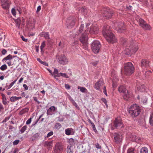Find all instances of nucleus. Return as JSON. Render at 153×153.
Returning <instances> with one entry per match:
<instances>
[{"instance_id": "nucleus-12", "label": "nucleus", "mask_w": 153, "mask_h": 153, "mask_svg": "<svg viewBox=\"0 0 153 153\" xmlns=\"http://www.w3.org/2000/svg\"><path fill=\"white\" fill-rule=\"evenodd\" d=\"M76 22V18L73 17H69L67 20L66 22L68 25L69 27L74 26Z\"/></svg>"}, {"instance_id": "nucleus-24", "label": "nucleus", "mask_w": 153, "mask_h": 153, "mask_svg": "<svg viewBox=\"0 0 153 153\" xmlns=\"http://www.w3.org/2000/svg\"><path fill=\"white\" fill-rule=\"evenodd\" d=\"M53 141H45V143L44 145L45 146L48 147L49 148H51L52 147Z\"/></svg>"}, {"instance_id": "nucleus-8", "label": "nucleus", "mask_w": 153, "mask_h": 153, "mask_svg": "<svg viewBox=\"0 0 153 153\" xmlns=\"http://www.w3.org/2000/svg\"><path fill=\"white\" fill-rule=\"evenodd\" d=\"M114 141L117 144H119L123 140V137L122 135L120 133H114Z\"/></svg>"}, {"instance_id": "nucleus-1", "label": "nucleus", "mask_w": 153, "mask_h": 153, "mask_svg": "<svg viewBox=\"0 0 153 153\" xmlns=\"http://www.w3.org/2000/svg\"><path fill=\"white\" fill-rule=\"evenodd\" d=\"M84 27V25L82 24L77 32L74 33L73 37L76 38L79 37V39L82 43V46L83 48L85 50H87L88 49V37L86 32V30L85 31V32L82 33Z\"/></svg>"}, {"instance_id": "nucleus-30", "label": "nucleus", "mask_w": 153, "mask_h": 153, "mask_svg": "<svg viewBox=\"0 0 153 153\" xmlns=\"http://www.w3.org/2000/svg\"><path fill=\"white\" fill-rule=\"evenodd\" d=\"M140 153H148V150L147 148L144 147L142 148L140 151Z\"/></svg>"}, {"instance_id": "nucleus-63", "label": "nucleus", "mask_w": 153, "mask_h": 153, "mask_svg": "<svg viewBox=\"0 0 153 153\" xmlns=\"http://www.w3.org/2000/svg\"><path fill=\"white\" fill-rule=\"evenodd\" d=\"M73 105L75 106V107L77 108H79V107H78V106L77 103L75 102V101H74V102H73V103H72Z\"/></svg>"}, {"instance_id": "nucleus-57", "label": "nucleus", "mask_w": 153, "mask_h": 153, "mask_svg": "<svg viewBox=\"0 0 153 153\" xmlns=\"http://www.w3.org/2000/svg\"><path fill=\"white\" fill-rule=\"evenodd\" d=\"M103 90H104L103 92H104V94L107 96V93L106 89L105 86H104V87Z\"/></svg>"}, {"instance_id": "nucleus-32", "label": "nucleus", "mask_w": 153, "mask_h": 153, "mask_svg": "<svg viewBox=\"0 0 153 153\" xmlns=\"http://www.w3.org/2000/svg\"><path fill=\"white\" fill-rule=\"evenodd\" d=\"M135 149L133 148H129L127 149V153H134Z\"/></svg>"}, {"instance_id": "nucleus-48", "label": "nucleus", "mask_w": 153, "mask_h": 153, "mask_svg": "<svg viewBox=\"0 0 153 153\" xmlns=\"http://www.w3.org/2000/svg\"><path fill=\"white\" fill-rule=\"evenodd\" d=\"M141 101H142L143 103L146 102L147 101V98L145 97H143L141 98Z\"/></svg>"}, {"instance_id": "nucleus-26", "label": "nucleus", "mask_w": 153, "mask_h": 153, "mask_svg": "<svg viewBox=\"0 0 153 153\" xmlns=\"http://www.w3.org/2000/svg\"><path fill=\"white\" fill-rule=\"evenodd\" d=\"M21 97H16L15 96L12 97L10 98V100L11 102H15L16 100H19L21 99Z\"/></svg>"}, {"instance_id": "nucleus-35", "label": "nucleus", "mask_w": 153, "mask_h": 153, "mask_svg": "<svg viewBox=\"0 0 153 153\" xmlns=\"http://www.w3.org/2000/svg\"><path fill=\"white\" fill-rule=\"evenodd\" d=\"M58 70L55 68H54V71L53 74L54 75L55 77H57V75L58 74Z\"/></svg>"}, {"instance_id": "nucleus-22", "label": "nucleus", "mask_w": 153, "mask_h": 153, "mask_svg": "<svg viewBox=\"0 0 153 153\" xmlns=\"http://www.w3.org/2000/svg\"><path fill=\"white\" fill-rule=\"evenodd\" d=\"M2 2V6L3 9L5 10H7L9 9V4L8 2Z\"/></svg>"}, {"instance_id": "nucleus-25", "label": "nucleus", "mask_w": 153, "mask_h": 153, "mask_svg": "<svg viewBox=\"0 0 153 153\" xmlns=\"http://www.w3.org/2000/svg\"><path fill=\"white\" fill-rule=\"evenodd\" d=\"M73 129L72 128H68L65 130V131L66 134L68 135H70L71 134V132Z\"/></svg>"}, {"instance_id": "nucleus-17", "label": "nucleus", "mask_w": 153, "mask_h": 153, "mask_svg": "<svg viewBox=\"0 0 153 153\" xmlns=\"http://www.w3.org/2000/svg\"><path fill=\"white\" fill-rule=\"evenodd\" d=\"M89 33L91 34H96L97 33V26L94 25H92L90 27Z\"/></svg>"}, {"instance_id": "nucleus-33", "label": "nucleus", "mask_w": 153, "mask_h": 153, "mask_svg": "<svg viewBox=\"0 0 153 153\" xmlns=\"http://www.w3.org/2000/svg\"><path fill=\"white\" fill-rule=\"evenodd\" d=\"M15 56H13L12 57V56L10 54L8 55L6 57L4 58L3 60H10L11 59L15 57Z\"/></svg>"}, {"instance_id": "nucleus-7", "label": "nucleus", "mask_w": 153, "mask_h": 153, "mask_svg": "<svg viewBox=\"0 0 153 153\" xmlns=\"http://www.w3.org/2000/svg\"><path fill=\"white\" fill-rule=\"evenodd\" d=\"M103 16L105 17L106 19H109L112 16L113 12L111 10L109 9L108 8H104L102 11Z\"/></svg>"}, {"instance_id": "nucleus-20", "label": "nucleus", "mask_w": 153, "mask_h": 153, "mask_svg": "<svg viewBox=\"0 0 153 153\" xmlns=\"http://www.w3.org/2000/svg\"><path fill=\"white\" fill-rule=\"evenodd\" d=\"M118 91L120 93H126L127 91L125 86L123 85H121L119 87Z\"/></svg>"}, {"instance_id": "nucleus-59", "label": "nucleus", "mask_w": 153, "mask_h": 153, "mask_svg": "<svg viewBox=\"0 0 153 153\" xmlns=\"http://www.w3.org/2000/svg\"><path fill=\"white\" fill-rule=\"evenodd\" d=\"M65 87L67 89H70L71 87L69 85L67 84H65Z\"/></svg>"}, {"instance_id": "nucleus-9", "label": "nucleus", "mask_w": 153, "mask_h": 153, "mask_svg": "<svg viewBox=\"0 0 153 153\" xmlns=\"http://www.w3.org/2000/svg\"><path fill=\"white\" fill-rule=\"evenodd\" d=\"M57 61L60 64L65 65L67 64L68 62L66 56L64 55H61L58 57Z\"/></svg>"}, {"instance_id": "nucleus-10", "label": "nucleus", "mask_w": 153, "mask_h": 153, "mask_svg": "<svg viewBox=\"0 0 153 153\" xmlns=\"http://www.w3.org/2000/svg\"><path fill=\"white\" fill-rule=\"evenodd\" d=\"M54 150L56 153H60L62 152L63 150V145L59 142L56 143Z\"/></svg>"}, {"instance_id": "nucleus-47", "label": "nucleus", "mask_w": 153, "mask_h": 153, "mask_svg": "<svg viewBox=\"0 0 153 153\" xmlns=\"http://www.w3.org/2000/svg\"><path fill=\"white\" fill-rule=\"evenodd\" d=\"M44 36L45 37V38L47 39H49V33L48 32L45 33L44 34Z\"/></svg>"}, {"instance_id": "nucleus-42", "label": "nucleus", "mask_w": 153, "mask_h": 153, "mask_svg": "<svg viewBox=\"0 0 153 153\" xmlns=\"http://www.w3.org/2000/svg\"><path fill=\"white\" fill-rule=\"evenodd\" d=\"M55 126L56 129H59L61 128V125L59 123H56Z\"/></svg>"}, {"instance_id": "nucleus-50", "label": "nucleus", "mask_w": 153, "mask_h": 153, "mask_svg": "<svg viewBox=\"0 0 153 153\" xmlns=\"http://www.w3.org/2000/svg\"><path fill=\"white\" fill-rule=\"evenodd\" d=\"M19 140H16L13 141V144L14 145H16L19 143Z\"/></svg>"}, {"instance_id": "nucleus-5", "label": "nucleus", "mask_w": 153, "mask_h": 153, "mask_svg": "<svg viewBox=\"0 0 153 153\" xmlns=\"http://www.w3.org/2000/svg\"><path fill=\"white\" fill-rule=\"evenodd\" d=\"M134 67L131 63L129 62L125 64L124 71L126 75H130L131 74L134 72Z\"/></svg>"}, {"instance_id": "nucleus-61", "label": "nucleus", "mask_w": 153, "mask_h": 153, "mask_svg": "<svg viewBox=\"0 0 153 153\" xmlns=\"http://www.w3.org/2000/svg\"><path fill=\"white\" fill-rule=\"evenodd\" d=\"M22 40L25 42H27V39H25L23 36H22L21 37Z\"/></svg>"}, {"instance_id": "nucleus-43", "label": "nucleus", "mask_w": 153, "mask_h": 153, "mask_svg": "<svg viewBox=\"0 0 153 153\" xmlns=\"http://www.w3.org/2000/svg\"><path fill=\"white\" fill-rule=\"evenodd\" d=\"M95 146L97 149H102L101 146L98 143H96L95 144Z\"/></svg>"}, {"instance_id": "nucleus-51", "label": "nucleus", "mask_w": 153, "mask_h": 153, "mask_svg": "<svg viewBox=\"0 0 153 153\" xmlns=\"http://www.w3.org/2000/svg\"><path fill=\"white\" fill-rule=\"evenodd\" d=\"M18 149H15L12 150H11L9 153H16L17 151H18Z\"/></svg>"}, {"instance_id": "nucleus-18", "label": "nucleus", "mask_w": 153, "mask_h": 153, "mask_svg": "<svg viewBox=\"0 0 153 153\" xmlns=\"http://www.w3.org/2000/svg\"><path fill=\"white\" fill-rule=\"evenodd\" d=\"M103 82L102 81L100 80L98 81L95 84L94 88L97 90H99L100 87L103 85Z\"/></svg>"}, {"instance_id": "nucleus-41", "label": "nucleus", "mask_w": 153, "mask_h": 153, "mask_svg": "<svg viewBox=\"0 0 153 153\" xmlns=\"http://www.w3.org/2000/svg\"><path fill=\"white\" fill-rule=\"evenodd\" d=\"M81 12H82V13L83 14H85V13L87 12V10L85 8V7H82L81 9Z\"/></svg>"}, {"instance_id": "nucleus-34", "label": "nucleus", "mask_w": 153, "mask_h": 153, "mask_svg": "<svg viewBox=\"0 0 153 153\" xmlns=\"http://www.w3.org/2000/svg\"><path fill=\"white\" fill-rule=\"evenodd\" d=\"M77 88L78 89H79L80 91L82 93L85 92L87 91L85 87L78 86Z\"/></svg>"}, {"instance_id": "nucleus-52", "label": "nucleus", "mask_w": 153, "mask_h": 153, "mask_svg": "<svg viewBox=\"0 0 153 153\" xmlns=\"http://www.w3.org/2000/svg\"><path fill=\"white\" fill-rule=\"evenodd\" d=\"M10 117H7L5 118V119L2 121L3 123H5L10 118Z\"/></svg>"}, {"instance_id": "nucleus-4", "label": "nucleus", "mask_w": 153, "mask_h": 153, "mask_svg": "<svg viewBox=\"0 0 153 153\" xmlns=\"http://www.w3.org/2000/svg\"><path fill=\"white\" fill-rule=\"evenodd\" d=\"M128 112L132 117H136L138 116L140 112V107L136 104H134L129 108Z\"/></svg>"}, {"instance_id": "nucleus-36", "label": "nucleus", "mask_w": 153, "mask_h": 153, "mask_svg": "<svg viewBox=\"0 0 153 153\" xmlns=\"http://www.w3.org/2000/svg\"><path fill=\"white\" fill-rule=\"evenodd\" d=\"M151 74V71H146L145 74L144 75L146 78H147L149 77V76Z\"/></svg>"}, {"instance_id": "nucleus-55", "label": "nucleus", "mask_w": 153, "mask_h": 153, "mask_svg": "<svg viewBox=\"0 0 153 153\" xmlns=\"http://www.w3.org/2000/svg\"><path fill=\"white\" fill-rule=\"evenodd\" d=\"M11 12L13 15L15 16L16 15V11L14 8H13L12 9Z\"/></svg>"}, {"instance_id": "nucleus-31", "label": "nucleus", "mask_w": 153, "mask_h": 153, "mask_svg": "<svg viewBox=\"0 0 153 153\" xmlns=\"http://www.w3.org/2000/svg\"><path fill=\"white\" fill-rule=\"evenodd\" d=\"M123 97L124 100H127L129 97V94L127 91H126V93H123Z\"/></svg>"}, {"instance_id": "nucleus-3", "label": "nucleus", "mask_w": 153, "mask_h": 153, "mask_svg": "<svg viewBox=\"0 0 153 153\" xmlns=\"http://www.w3.org/2000/svg\"><path fill=\"white\" fill-rule=\"evenodd\" d=\"M138 49L137 43L135 41H133L126 47L124 51V53L126 55H130L131 54L135 53Z\"/></svg>"}, {"instance_id": "nucleus-37", "label": "nucleus", "mask_w": 153, "mask_h": 153, "mask_svg": "<svg viewBox=\"0 0 153 153\" xmlns=\"http://www.w3.org/2000/svg\"><path fill=\"white\" fill-rule=\"evenodd\" d=\"M45 45L46 44L45 41H43L42 42L41 45L40 46V49L41 51H43V49L45 47Z\"/></svg>"}, {"instance_id": "nucleus-13", "label": "nucleus", "mask_w": 153, "mask_h": 153, "mask_svg": "<svg viewBox=\"0 0 153 153\" xmlns=\"http://www.w3.org/2000/svg\"><path fill=\"white\" fill-rule=\"evenodd\" d=\"M141 66L143 69L148 68L149 66V61L146 59H143L141 61Z\"/></svg>"}, {"instance_id": "nucleus-54", "label": "nucleus", "mask_w": 153, "mask_h": 153, "mask_svg": "<svg viewBox=\"0 0 153 153\" xmlns=\"http://www.w3.org/2000/svg\"><path fill=\"white\" fill-rule=\"evenodd\" d=\"M31 118H30L29 119L26 121V124L27 125H28L30 124L31 122Z\"/></svg>"}, {"instance_id": "nucleus-21", "label": "nucleus", "mask_w": 153, "mask_h": 153, "mask_svg": "<svg viewBox=\"0 0 153 153\" xmlns=\"http://www.w3.org/2000/svg\"><path fill=\"white\" fill-rule=\"evenodd\" d=\"M130 138L131 139V140L133 141L137 142L140 140V137H137L134 134L131 135Z\"/></svg>"}, {"instance_id": "nucleus-49", "label": "nucleus", "mask_w": 153, "mask_h": 153, "mask_svg": "<svg viewBox=\"0 0 153 153\" xmlns=\"http://www.w3.org/2000/svg\"><path fill=\"white\" fill-rule=\"evenodd\" d=\"M120 41L122 43L124 44L126 42V40L125 38L121 37L120 39Z\"/></svg>"}, {"instance_id": "nucleus-11", "label": "nucleus", "mask_w": 153, "mask_h": 153, "mask_svg": "<svg viewBox=\"0 0 153 153\" xmlns=\"http://www.w3.org/2000/svg\"><path fill=\"white\" fill-rule=\"evenodd\" d=\"M140 25L143 28L146 30H150L151 27L142 19H140L139 20Z\"/></svg>"}, {"instance_id": "nucleus-53", "label": "nucleus", "mask_w": 153, "mask_h": 153, "mask_svg": "<svg viewBox=\"0 0 153 153\" xmlns=\"http://www.w3.org/2000/svg\"><path fill=\"white\" fill-rule=\"evenodd\" d=\"M98 63V61H95L92 62L91 63L94 66H96Z\"/></svg>"}, {"instance_id": "nucleus-56", "label": "nucleus", "mask_w": 153, "mask_h": 153, "mask_svg": "<svg viewBox=\"0 0 153 153\" xmlns=\"http://www.w3.org/2000/svg\"><path fill=\"white\" fill-rule=\"evenodd\" d=\"M53 131H50V132H49L48 134L47 135V137H49L52 136V135H53Z\"/></svg>"}, {"instance_id": "nucleus-16", "label": "nucleus", "mask_w": 153, "mask_h": 153, "mask_svg": "<svg viewBox=\"0 0 153 153\" xmlns=\"http://www.w3.org/2000/svg\"><path fill=\"white\" fill-rule=\"evenodd\" d=\"M137 89L139 92H144L146 91V88L144 85H141L139 83L137 84Z\"/></svg>"}, {"instance_id": "nucleus-6", "label": "nucleus", "mask_w": 153, "mask_h": 153, "mask_svg": "<svg viewBox=\"0 0 153 153\" xmlns=\"http://www.w3.org/2000/svg\"><path fill=\"white\" fill-rule=\"evenodd\" d=\"M101 45L97 40H94L92 43L91 48L93 52L95 53H98L100 49Z\"/></svg>"}, {"instance_id": "nucleus-46", "label": "nucleus", "mask_w": 153, "mask_h": 153, "mask_svg": "<svg viewBox=\"0 0 153 153\" xmlns=\"http://www.w3.org/2000/svg\"><path fill=\"white\" fill-rule=\"evenodd\" d=\"M101 100L103 102L104 104H105V105H106V107H108V105L107 103V101L106 99L105 98H102L101 99Z\"/></svg>"}, {"instance_id": "nucleus-28", "label": "nucleus", "mask_w": 153, "mask_h": 153, "mask_svg": "<svg viewBox=\"0 0 153 153\" xmlns=\"http://www.w3.org/2000/svg\"><path fill=\"white\" fill-rule=\"evenodd\" d=\"M149 122L150 124L153 126V111L151 112L150 114Z\"/></svg>"}, {"instance_id": "nucleus-62", "label": "nucleus", "mask_w": 153, "mask_h": 153, "mask_svg": "<svg viewBox=\"0 0 153 153\" xmlns=\"http://www.w3.org/2000/svg\"><path fill=\"white\" fill-rule=\"evenodd\" d=\"M39 133H36V134H34V135H33V137L35 138H38L39 137Z\"/></svg>"}, {"instance_id": "nucleus-15", "label": "nucleus", "mask_w": 153, "mask_h": 153, "mask_svg": "<svg viewBox=\"0 0 153 153\" xmlns=\"http://www.w3.org/2000/svg\"><path fill=\"white\" fill-rule=\"evenodd\" d=\"M114 126L116 128L122 126L123 127V125L122 122V120L120 117H118L116 118L114 123Z\"/></svg>"}, {"instance_id": "nucleus-19", "label": "nucleus", "mask_w": 153, "mask_h": 153, "mask_svg": "<svg viewBox=\"0 0 153 153\" xmlns=\"http://www.w3.org/2000/svg\"><path fill=\"white\" fill-rule=\"evenodd\" d=\"M56 108L54 106H51L47 111V115H51L52 114V112H54Z\"/></svg>"}, {"instance_id": "nucleus-2", "label": "nucleus", "mask_w": 153, "mask_h": 153, "mask_svg": "<svg viewBox=\"0 0 153 153\" xmlns=\"http://www.w3.org/2000/svg\"><path fill=\"white\" fill-rule=\"evenodd\" d=\"M102 33L108 42L113 43L116 41L115 37L111 31L110 27L109 26H104L103 27Z\"/></svg>"}, {"instance_id": "nucleus-39", "label": "nucleus", "mask_w": 153, "mask_h": 153, "mask_svg": "<svg viewBox=\"0 0 153 153\" xmlns=\"http://www.w3.org/2000/svg\"><path fill=\"white\" fill-rule=\"evenodd\" d=\"M27 128V126L25 125L23 126L20 130L21 132L22 133H23L26 130V129Z\"/></svg>"}, {"instance_id": "nucleus-14", "label": "nucleus", "mask_w": 153, "mask_h": 153, "mask_svg": "<svg viewBox=\"0 0 153 153\" xmlns=\"http://www.w3.org/2000/svg\"><path fill=\"white\" fill-rule=\"evenodd\" d=\"M117 26L116 29L119 32H123V30L125 29V27L123 22H121L117 23L115 25Z\"/></svg>"}, {"instance_id": "nucleus-64", "label": "nucleus", "mask_w": 153, "mask_h": 153, "mask_svg": "<svg viewBox=\"0 0 153 153\" xmlns=\"http://www.w3.org/2000/svg\"><path fill=\"white\" fill-rule=\"evenodd\" d=\"M23 87L24 88L25 90H27L28 89V87L27 85L26 84H24L23 85Z\"/></svg>"}, {"instance_id": "nucleus-60", "label": "nucleus", "mask_w": 153, "mask_h": 153, "mask_svg": "<svg viewBox=\"0 0 153 153\" xmlns=\"http://www.w3.org/2000/svg\"><path fill=\"white\" fill-rule=\"evenodd\" d=\"M1 52L3 55H5L7 53V51L5 49H4L2 50Z\"/></svg>"}, {"instance_id": "nucleus-44", "label": "nucleus", "mask_w": 153, "mask_h": 153, "mask_svg": "<svg viewBox=\"0 0 153 153\" xmlns=\"http://www.w3.org/2000/svg\"><path fill=\"white\" fill-rule=\"evenodd\" d=\"M90 124L91 125V126H92V128L94 131H95V132H96L97 131V130L96 129V127H95V126L94 124L92 122Z\"/></svg>"}, {"instance_id": "nucleus-29", "label": "nucleus", "mask_w": 153, "mask_h": 153, "mask_svg": "<svg viewBox=\"0 0 153 153\" xmlns=\"http://www.w3.org/2000/svg\"><path fill=\"white\" fill-rule=\"evenodd\" d=\"M61 76L67 78L69 77L65 73H59L57 75V77H60Z\"/></svg>"}, {"instance_id": "nucleus-38", "label": "nucleus", "mask_w": 153, "mask_h": 153, "mask_svg": "<svg viewBox=\"0 0 153 153\" xmlns=\"http://www.w3.org/2000/svg\"><path fill=\"white\" fill-rule=\"evenodd\" d=\"M7 68V65L5 64H4L3 65H2L1 67H0V69L2 71H4L5 70H6Z\"/></svg>"}, {"instance_id": "nucleus-23", "label": "nucleus", "mask_w": 153, "mask_h": 153, "mask_svg": "<svg viewBox=\"0 0 153 153\" xmlns=\"http://www.w3.org/2000/svg\"><path fill=\"white\" fill-rule=\"evenodd\" d=\"M74 148L72 146L69 145L67 146V153H73Z\"/></svg>"}, {"instance_id": "nucleus-40", "label": "nucleus", "mask_w": 153, "mask_h": 153, "mask_svg": "<svg viewBox=\"0 0 153 153\" xmlns=\"http://www.w3.org/2000/svg\"><path fill=\"white\" fill-rule=\"evenodd\" d=\"M3 95L2 101L4 105H6L7 103V99L4 95V94H3Z\"/></svg>"}, {"instance_id": "nucleus-58", "label": "nucleus", "mask_w": 153, "mask_h": 153, "mask_svg": "<svg viewBox=\"0 0 153 153\" xmlns=\"http://www.w3.org/2000/svg\"><path fill=\"white\" fill-rule=\"evenodd\" d=\"M15 83H14L13 82L11 83L9 85L8 87L7 88V89H9Z\"/></svg>"}, {"instance_id": "nucleus-27", "label": "nucleus", "mask_w": 153, "mask_h": 153, "mask_svg": "<svg viewBox=\"0 0 153 153\" xmlns=\"http://www.w3.org/2000/svg\"><path fill=\"white\" fill-rule=\"evenodd\" d=\"M15 22L16 23V27L19 28L20 27L21 24V20L20 19H18L15 21Z\"/></svg>"}, {"instance_id": "nucleus-45", "label": "nucleus", "mask_w": 153, "mask_h": 153, "mask_svg": "<svg viewBox=\"0 0 153 153\" xmlns=\"http://www.w3.org/2000/svg\"><path fill=\"white\" fill-rule=\"evenodd\" d=\"M90 124L91 125V126H92V128L94 131H95V132H96L97 131V130L96 129V127H95V126L94 124L92 122Z\"/></svg>"}]
</instances>
